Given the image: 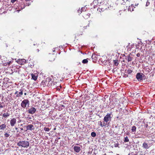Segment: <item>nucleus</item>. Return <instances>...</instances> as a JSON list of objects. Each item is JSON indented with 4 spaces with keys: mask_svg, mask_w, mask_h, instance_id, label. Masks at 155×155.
<instances>
[{
    "mask_svg": "<svg viewBox=\"0 0 155 155\" xmlns=\"http://www.w3.org/2000/svg\"><path fill=\"white\" fill-rule=\"evenodd\" d=\"M134 45H129L127 46V50L129 51H131L132 49L133 48H134Z\"/></svg>",
    "mask_w": 155,
    "mask_h": 155,
    "instance_id": "obj_18",
    "label": "nucleus"
},
{
    "mask_svg": "<svg viewBox=\"0 0 155 155\" xmlns=\"http://www.w3.org/2000/svg\"><path fill=\"white\" fill-rule=\"evenodd\" d=\"M20 92L18 93V94L16 95V97H21L23 95V93L22 89L20 90Z\"/></svg>",
    "mask_w": 155,
    "mask_h": 155,
    "instance_id": "obj_20",
    "label": "nucleus"
},
{
    "mask_svg": "<svg viewBox=\"0 0 155 155\" xmlns=\"http://www.w3.org/2000/svg\"><path fill=\"white\" fill-rule=\"evenodd\" d=\"M118 61L117 60H115L114 61V64L115 66H117L118 65Z\"/></svg>",
    "mask_w": 155,
    "mask_h": 155,
    "instance_id": "obj_31",
    "label": "nucleus"
},
{
    "mask_svg": "<svg viewBox=\"0 0 155 155\" xmlns=\"http://www.w3.org/2000/svg\"><path fill=\"white\" fill-rule=\"evenodd\" d=\"M119 145V144L118 143H116V144L115 145V147H118V146Z\"/></svg>",
    "mask_w": 155,
    "mask_h": 155,
    "instance_id": "obj_41",
    "label": "nucleus"
},
{
    "mask_svg": "<svg viewBox=\"0 0 155 155\" xmlns=\"http://www.w3.org/2000/svg\"><path fill=\"white\" fill-rule=\"evenodd\" d=\"M88 62V61L87 59H85L82 61V63L83 64H86Z\"/></svg>",
    "mask_w": 155,
    "mask_h": 155,
    "instance_id": "obj_30",
    "label": "nucleus"
},
{
    "mask_svg": "<svg viewBox=\"0 0 155 155\" xmlns=\"http://www.w3.org/2000/svg\"><path fill=\"white\" fill-rule=\"evenodd\" d=\"M138 4H137V5L136 4H135V6L137 5Z\"/></svg>",
    "mask_w": 155,
    "mask_h": 155,
    "instance_id": "obj_51",
    "label": "nucleus"
},
{
    "mask_svg": "<svg viewBox=\"0 0 155 155\" xmlns=\"http://www.w3.org/2000/svg\"><path fill=\"white\" fill-rule=\"evenodd\" d=\"M91 58L93 60V61H95L97 60V57L95 54H93Z\"/></svg>",
    "mask_w": 155,
    "mask_h": 155,
    "instance_id": "obj_23",
    "label": "nucleus"
},
{
    "mask_svg": "<svg viewBox=\"0 0 155 155\" xmlns=\"http://www.w3.org/2000/svg\"><path fill=\"white\" fill-rule=\"evenodd\" d=\"M6 128V125L5 124H2L0 125V130H4Z\"/></svg>",
    "mask_w": 155,
    "mask_h": 155,
    "instance_id": "obj_21",
    "label": "nucleus"
},
{
    "mask_svg": "<svg viewBox=\"0 0 155 155\" xmlns=\"http://www.w3.org/2000/svg\"><path fill=\"white\" fill-rule=\"evenodd\" d=\"M5 107V105L3 102H0V110Z\"/></svg>",
    "mask_w": 155,
    "mask_h": 155,
    "instance_id": "obj_26",
    "label": "nucleus"
},
{
    "mask_svg": "<svg viewBox=\"0 0 155 155\" xmlns=\"http://www.w3.org/2000/svg\"><path fill=\"white\" fill-rule=\"evenodd\" d=\"M104 4V3H101V2L100 3V5H99L100 6V8H102V6L103 5V4Z\"/></svg>",
    "mask_w": 155,
    "mask_h": 155,
    "instance_id": "obj_36",
    "label": "nucleus"
},
{
    "mask_svg": "<svg viewBox=\"0 0 155 155\" xmlns=\"http://www.w3.org/2000/svg\"><path fill=\"white\" fill-rule=\"evenodd\" d=\"M10 115V114L9 113H4L2 116H3V117H4V118H7L8 117H9Z\"/></svg>",
    "mask_w": 155,
    "mask_h": 155,
    "instance_id": "obj_24",
    "label": "nucleus"
},
{
    "mask_svg": "<svg viewBox=\"0 0 155 155\" xmlns=\"http://www.w3.org/2000/svg\"><path fill=\"white\" fill-rule=\"evenodd\" d=\"M131 54V53H130L128 55L126 56V59H127V60L128 62L131 61L133 60V58L130 56V55Z\"/></svg>",
    "mask_w": 155,
    "mask_h": 155,
    "instance_id": "obj_16",
    "label": "nucleus"
},
{
    "mask_svg": "<svg viewBox=\"0 0 155 155\" xmlns=\"http://www.w3.org/2000/svg\"><path fill=\"white\" fill-rule=\"evenodd\" d=\"M119 100H118L116 98H115L112 102L110 103V104H111L113 105L112 108H113V107H114L115 106L118 104V102H119Z\"/></svg>",
    "mask_w": 155,
    "mask_h": 155,
    "instance_id": "obj_7",
    "label": "nucleus"
},
{
    "mask_svg": "<svg viewBox=\"0 0 155 155\" xmlns=\"http://www.w3.org/2000/svg\"><path fill=\"white\" fill-rule=\"evenodd\" d=\"M20 65H24L26 63V60L24 59H18L16 61Z\"/></svg>",
    "mask_w": 155,
    "mask_h": 155,
    "instance_id": "obj_6",
    "label": "nucleus"
},
{
    "mask_svg": "<svg viewBox=\"0 0 155 155\" xmlns=\"http://www.w3.org/2000/svg\"><path fill=\"white\" fill-rule=\"evenodd\" d=\"M37 52H39V49H37Z\"/></svg>",
    "mask_w": 155,
    "mask_h": 155,
    "instance_id": "obj_46",
    "label": "nucleus"
},
{
    "mask_svg": "<svg viewBox=\"0 0 155 155\" xmlns=\"http://www.w3.org/2000/svg\"><path fill=\"white\" fill-rule=\"evenodd\" d=\"M55 56L53 54L49 56V61H52L54 60L55 59Z\"/></svg>",
    "mask_w": 155,
    "mask_h": 155,
    "instance_id": "obj_11",
    "label": "nucleus"
},
{
    "mask_svg": "<svg viewBox=\"0 0 155 155\" xmlns=\"http://www.w3.org/2000/svg\"><path fill=\"white\" fill-rule=\"evenodd\" d=\"M150 2H149L148 1H147V2H146V6H148V5H149L150 4Z\"/></svg>",
    "mask_w": 155,
    "mask_h": 155,
    "instance_id": "obj_37",
    "label": "nucleus"
},
{
    "mask_svg": "<svg viewBox=\"0 0 155 155\" xmlns=\"http://www.w3.org/2000/svg\"><path fill=\"white\" fill-rule=\"evenodd\" d=\"M15 129L16 130H17L18 129V128H17V127H15Z\"/></svg>",
    "mask_w": 155,
    "mask_h": 155,
    "instance_id": "obj_47",
    "label": "nucleus"
},
{
    "mask_svg": "<svg viewBox=\"0 0 155 155\" xmlns=\"http://www.w3.org/2000/svg\"><path fill=\"white\" fill-rule=\"evenodd\" d=\"M44 83L45 85L48 87L53 86L57 84L56 82H54L53 80L49 78H47L46 80L44 82Z\"/></svg>",
    "mask_w": 155,
    "mask_h": 155,
    "instance_id": "obj_1",
    "label": "nucleus"
},
{
    "mask_svg": "<svg viewBox=\"0 0 155 155\" xmlns=\"http://www.w3.org/2000/svg\"><path fill=\"white\" fill-rule=\"evenodd\" d=\"M17 132H18V130H17Z\"/></svg>",
    "mask_w": 155,
    "mask_h": 155,
    "instance_id": "obj_53",
    "label": "nucleus"
},
{
    "mask_svg": "<svg viewBox=\"0 0 155 155\" xmlns=\"http://www.w3.org/2000/svg\"><path fill=\"white\" fill-rule=\"evenodd\" d=\"M60 88H62V86L61 85H60Z\"/></svg>",
    "mask_w": 155,
    "mask_h": 155,
    "instance_id": "obj_49",
    "label": "nucleus"
},
{
    "mask_svg": "<svg viewBox=\"0 0 155 155\" xmlns=\"http://www.w3.org/2000/svg\"><path fill=\"white\" fill-rule=\"evenodd\" d=\"M57 90H59H59H60V88H59V87H57Z\"/></svg>",
    "mask_w": 155,
    "mask_h": 155,
    "instance_id": "obj_43",
    "label": "nucleus"
},
{
    "mask_svg": "<svg viewBox=\"0 0 155 155\" xmlns=\"http://www.w3.org/2000/svg\"><path fill=\"white\" fill-rule=\"evenodd\" d=\"M17 0H11V2L12 3H14Z\"/></svg>",
    "mask_w": 155,
    "mask_h": 155,
    "instance_id": "obj_39",
    "label": "nucleus"
},
{
    "mask_svg": "<svg viewBox=\"0 0 155 155\" xmlns=\"http://www.w3.org/2000/svg\"><path fill=\"white\" fill-rule=\"evenodd\" d=\"M74 151L77 153L79 152L81 150L80 147L77 146H74Z\"/></svg>",
    "mask_w": 155,
    "mask_h": 155,
    "instance_id": "obj_14",
    "label": "nucleus"
},
{
    "mask_svg": "<svg viewBox=\"0 0 155 155\" xmlns=\"http://www.w3.org/2000/svg\"><path fill=\"white\" fill-rule=\"evenodd\" d=\"M17 145L19 147L27 148L29 147V142L28 141H20L17 143Z\"/></svg>",
    "mask_w": 155,
    "mask_h": 155,
    "instance_id": "obj_2",
    "label": "nucleus"
},
{
    "mask_svg": "<svg viewBox=\"0 0 155 155\" xmlns=\"http://www.w3.org/2000/svg\"><path fill=\"white\" fill-rule=\"evenodd\" d=\"M76 145H79V144L77 143V144H76Z\"/></svg>",
    "mask_w": 155,
    "mask_h": 155,
    "instance_id": "obj_52",
    "label": "nucleus"
},
{
    "mask_svg": "<svg viewBox=\"0 0 155 155\" xmlns=\"http://www.w3.org/2000/svg\"><path fill=\"white\" fill-rule=\"evenodd\" d=\"M142 147L144 149H148L150 147V144H148L147 143H146V142H144L143 143Z\"/></svg>",
    "mask_w": 155,
    "mask_h": 155,
    "instance_id": "obj_10",
    "label": "nucleus"
},
{
    "mask_svg": "<svg viewBox=\"0 0 155 155\" xmlns=\"http://www.w3.org/2000/svg\"><path fill=\"white\" fill-rule=\"evenodd\" d=\"M140 54L139 53H138L136 55L137 57H139L140 56Z\"/></svg>",
    "mask_w": 155,
    "mask_h": 155,
    "instance_id": "obj_38",
    "label": "nucleus"
},
{
    "mask_svg": "<svg viewBox=\"0 0 155 155\" xmlns=\"http://www.w3.org/2000/svg\"><path fill=\"white\" fill-rule=\"evenodd\" d=\"M124 2H126L127 1L130 2V0H123Z\"/></svg>",
    "mask_w": 155,
    "mask_h": 155,
    "instance_id": "obj_40",
    "label": "nucleus"
},
{
    "mask_svg": "<svg viewBox=\"0 0 155 155\" xmlns=\"http://www.w3.org/2000/svg\"><path fill=\"white\" fill-rule=\"evenodd\" d=\"M24 95H26V93H24Z\"/></svg>",
    "mask_w": 155,
    "mask_h": 155,
    "instance_id": "obj_50",
    "label": "nucleus"
},
{
    "mask_svg": "<svg viewBox=\"0 0 155 155\" xmlns=\"http://www.w3.org/2000/svg\"><path fill=\"white\" fill-rule=\"evenodd\" d=\"M32 79L34 81H36L37 79L38 75L36 74H31Z\"/></svg>",
    "mask_w": 155,
    "mask_h": 155,
    "instance_id": "obj_15",
    "label": "nucleus"
},
{
    "mask_svg": "<svg viewBox=\"0 0 155 155\" xmlns=\"http://www.w3.org/2000/svg\"><path fill=\"white\" fill-rule=\"evenodd\" d=\"M10 135L7 133H5L4 134L5 137H8Z\"/></svg>",
    "mask_w": 155,
    "mask_h": 155,
    "instance_id": "obj_35",
    "label": "nucleus"
},
{
    "mask_svg": "<svg viewBox=\"0 0 155 155\" xmlns=\"http://www.w3.org/2000/svg\"><path fill=\"white\" fill-rule=\"evenodd\" d=\"M20 129H21V130H23V128H20Z\"/></svg>",
    "mask_w": 155,
    "mask_h": 155,
    "instance_id": "obj_48",
    "label": "nucleus"
},
{
    "mask_svg": "<svg viewBox=\"0 0 155 155\" xmlns=\"http://www.w3.org/2000/svg\"><path fill=\"white\" fill-rule=\"evenodd\" d=\"M18 91H16L15 93V94H18Z\"/></svg>",
    "mask_w": 155,
    "mask_h": 155,
    "instance_id": "obj_42",
    "label": "nucleus"
},
{
    "mask_svg": "<svg viewBox=\"0 0 155 155\" xmlns=\"http://www.w3.org/2000/svg\"><path fill=\"white\" fill-rule=\"evenodd\" d=\"M107 58V57L105 56H103L100 58L99 60L102 62H104Z\"/></svg>",
    "mask_w": 155,
    "mask_h": 155,
    "instance_id": "obj_22",
    "label": "nucleus"
},
{
    "mask_svg": "<svg viewBox=\"0 0 155 155\" xmlns=\"http://www.w3.org/2000/svg\"><path fill=\"white\" fill-rule=\"evenodd\" d=\"M29 101L28 99H24L21 102V107L24 108H25L27 107V106H28L29 105Z\"/></svg>",
    "mask_w": 155,
    "mask_h": 155,
    "instance_id": "obj_4",
    "label": "nucleus"
},
{
    "mask_svg": "<svg viewBox=\"0 0 155 155\" xmlns=\"http://www.w3.org/2000/svg\"><path fill=\"white\" fill-rule=\"evenodd\" d=\"M132 72H133L132 70H131L130 69H128V70L127 71V73L128 74H131V73Z\"/></svg>",
    "mask_w": 155,
    "mask_h": 155,
    "instance_id": "obj_27",
    "label": "nucleus"
},
{
    "mask_svg": "<svg viewBox=\"0 0 155 155\" xmlns=\"http://www.w3.org/2000/svg\"><path fill=\"white\" fill-rule=\"evenodd\" d=\"M124 142H128L129 141V140L128 138V137L127 136L126 137H124Z\"/></svg>",
    "mask_w": 155,
    "mask_h": 155,
    "instance_id": "obj_32",
    "label": "nucleus"
},
{
    "mask_svg": "<svg viewBox=\"0 0 155 155\" xmlns=\"http://www.w3.org/2000/svg\"><path fill=\"white\" fill-rule=\"evenodd\" d=\"M136 127L135 126H133L132 127V132H135L136 131Z\"/></svg>",
    "mask_w": 155,
    "mask_h": 155,
    "instance_id": "obj_29",
    "label": "nucleus"
},
{
    "mask_svg": "<svg viewBox=\"0 0 155 155\" xmlns=\"http://www.w3.org/2000/svg\"><path fill=\"white\" fill-rule=\"evenodd\" d=\"M52 51H53V52H54V51H55V50H54V48H53V49H52Z\"/></svg>",
    "mask_w": 155,
    "mask_h": 155,
    "instance_id": "obj_45",
    "label": "nucleus"
},
{
    "mask_svg": "<svg viewBox=\"0 0 155 155\" xmlns=\"http://www.w3.org/2000/svg\"><path fill=\"white\" fill-rule=\"evenodd\" d=\"M133 7H134V6L133 5L131 4L130 6H129L128 8V10L130 11H134Z\"/></svg>",
    "mask_w": 155,
    "mask_h": 155,
    "instance_id": "obj_25",
    "label": "nucleus"
},
{
    "mask_svg": "<svg viewBox=\"0 0 155 155\" xmlns=\"http://www.w3.org/2000/svg\"><path fill=\"white\" fill-rule=\"evenodd\" d=\"M16 123V120L15 118L12 119L10 121V124L12 127L15 126Z\"/></svg>",
    "mask_w": 155,
    "mask_h": 155,
    "instance_id": "obj_9",
    "label": "nucleus"
},
{
    "mask_svg": "<svg viewBox=\"0 0 155 155\" xmlns=\"http://www.w3.org/2000/svg\"><path fill=\"white\" fill-rule=\"evenodd\" d=\"M90 23H88L87 25L83 27V29L85 30L88 29L90 26Z\"/></svg>",
    "mask_w": 155,
    "mask_h": 155,
    "instance_id": "obj_28",
    "label": "nucleus"
},
{
    "mask_svg": "<svg viewBox=\"0 0 155 155\" xmlns=\"http://www.w3.org/2000/svg\"><path fill=\"white\" fill-rule=\"evenodd\" d=\"M81 35H82V33L81 34Z\"/></svg>",
    "mask_w": 155,
    "mask_h": 155,
    "instance_id": "obj_54",
    "label": "nucleus"
},
{
    "mask_svg": "<svg viewBox=\"0 0 155 155\" xmlns=\"http://www.w3.org/2000/svg\"><path fill=\"white\" fill-rule=\"evenodd\" d=\"M98 124L101 127L108 126V124H106L104 122L103 124L102 122L101 121H98Z\"/></svg>",
    "mask_w": 155,
    "mask_h": 155,
    "instance_id": "obj_12",
    "label": "nucleus"
},
{
    "mask_svg": "<svg viewBox=\"0 0 155 155\" xmlns=\"http://www.w3.org/2000/svg\"><path fill=\"white\" fill-rule=\"evenodd\" d=\"M144 75L142 73H138L136 75V78L138 81H141L143 80V75Z\"/></svg>",
    "mask_w": 155,
    "mask_h": 155,
    "instance_id": "obj_5",
    "label": "nucleus"
},
{
    "mask_svg": "<svg viewBox=\"0 0 155 155\" xmlns=\"http://www.w3.org/2000/svg\"><path fill=\"white\" fill-rule=\"evenodd\" d=\"M60 78L61 76L59 74L56 73L54 74V78H55L56 80L59 79Z\"/></svg>",
    "mask_w": 155,
    "mask_h": 155,
    "instance_id": "obj_19",
    "label": "nucleus"
},
{
    "mask_svg": "<svg viewBox=\"0 0 155 155\" xmlns=\"http://www.w3.org/2000/svg\"><path fill=\"white\" fill-rule=\"evenodd\" d=\"M26 128L27 130H33L35 129L33 125L31 124L27 125L26 127Z\"/></svg>",
    "mask_w": 155,
    "mask_h": 155,
    "instance_id": "obj_13",
    "label": "nucleus"
},
{
    "mask_svg": "<svg viewBox=\"0 0 155 155\" xmlns=\"http://www.w3.org/2000/svg\"><path fill=\"white\" fill-rule=\"evenodd\" d=\"M44 130L46 131H49L50 130V129L48 127L47 128L46 127H45L44 128Z\"/></svg>",
    "mask_w": 155,
    "mask_h": 155,
    "instance_id": "obj_34",
    "label": "nucleus"
},
{
    "mask_svg": "<svg viewBox=\"0 0 155 155\" xmlns=\"http://www.w3.org/2000/svg\"><path fill=\"white\" fill-rule=\"evenodd\" d=\"M36 45L38 46L39 45L40 46L41 48L43 47H45V42H44V43L42 42L40 44H37V43L36 44H34V45Z\"/></svg>",
    "mask_w": 155,
    "mask_h": 155,
    "instance_id": "obj_17",
    "label": "nucleus"
},
{
    "mask_svg": "<svg viewBox=\"0 0 155 155\" xmlns=\"http://www.w3.org/2000/svg\"><path fill=\"white\" fill-rule=\"evenodd\" d=\"M36 111V109L33 107H31L28 110V113L30 114H34Z\"/></svg>",
    "mask_w": 155,
    "mask_h": 155,
    "instance_id": "obj_8",
    "label": "nucleus"
},
{
    "mask_svg": "<svg viewBox=\"0 0 155 155\" xmlns=\"http://www.w3.org/2000/svg\"><path fill=\"white\" fill-rule=\"evenodd\" d=\"M111 114H107L104 117V121L106 124H108V126L109 123V121L111 120Z\"/></svg>",
    "mask_w": 155,
    "mask_h": 155,
    "instance_id": "obj_3",
    "label": "nucleus"
},
{
    "mask_svg": "<svg viewBox=\"0 0 155 155\" xmlns=\"http://www.w3.org/2000/svg\"><path fill=\"white\" fill-rule=\"evenodd\" d=\"M12 62L11 61H10L9 62H8V64L9 65H10L11 63Z\"/></svg>",
    "mask_w": 155,
    "mask_h": 155,
    "instance_id": "obj_44",
    "label": "nucleus"
},
{
    "mask_svg": "<svg viewBox=\"0 0 155 155\" xmlns=\"http://www.w3.org/2000/svg\"><path fill=\"white\" fill-rule=\"evenodd\" d=\"M91 136H92L93 137H95L96 136V133L95 132H92L91 133Z\"/></svg>",
    "mask_w": 155,
    "mask_h": 155,
    "instance_id": "obj_33",
    "label": "nucleus"
}]
</instances>
